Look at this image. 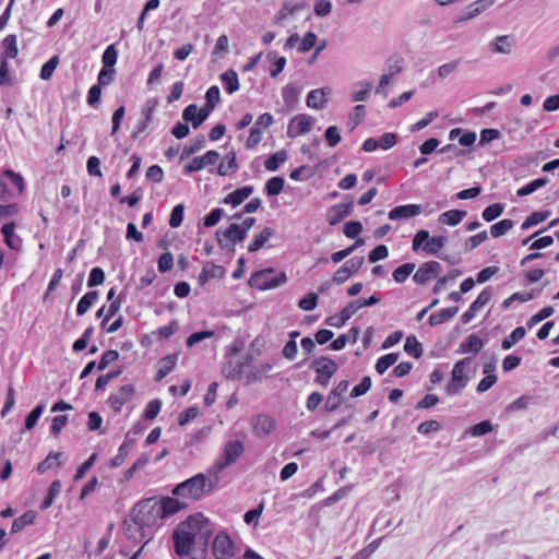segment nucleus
<instances>
[{"label": "nucleus", "instance_id": "f257e3e1", "mask_svg": "<svg viewBox=\"0 0 559 559\" xmlns=\"http://www.w3.org/2000/svg\"><path fill=\"white\" fill-rule=\"evenodd\" d=\"M211 531L207 521L198 516H190L180 523L173 534L174 549L179 557L190 555L193 547L200 544L205 548L209 544Z\"/></svg>", "mask_w": 559, "mask_h": 559}, {"label": "nucleus", "instance_id": "f03ea898", "mask_svg": "<svg viewBox=\"0 0 559 559\" xmlns=\"http://www.w3.org/2000/svg\"><path fill=\"white\" fill-rule=\"evenodd\" d=\"M219 477L217 475L214 478L207 477L203 473H199L185 481L176 485L171 493L176 497H181L183 501L187 500H200L203 496L212 492L217 486Z\"/></svg>", "mask_w": 559, "mask_h": 559}, {"label": "nucleus", "instance_id": "7ed1b4c3", "mask_svg": "<svg viewBox=\"0 0 559 559\" xmlns=\"http://www.w3.org/2000/svg\"><path fill=\"white\" fill-rule=\"evenodd\" d=\"M130 514L134 518V521H138L139 525H144L148 531L159 525L163 520L155 498L139 501L134 504Z\"/></svg>", "mask_w": 559, "mask_h": 559}, {"label": "nucleus", "instance_id": "20e7f679", "mask_svg": "<svg viewBox=\"0 0 559 559\" xmlns=\"http://www.w3.org/2000/svg\"><path fill=\"white\" fill-rule=\"evenodd\" d=\"M471 361L472 359L469 357H466L455 362L451 371V381L447 384L444 389L448 395H459L467 386L469 378L465 373V370L467 366L471 364Z\"/></svg>", "mask_w": 559, "mask_h": 559}, {"label": "nucleus", "instance_id": "39448f33", "mask_svg": "<svg viewBox=\"0 0 559 559\" xmlns=\"http://www.w3.org/2000/svg\"><path fill=\"white\" fill-rule=\"evenodd\" d=\"M287 280L284 272L275 273L271 269L255 272L250 278V285L260 290L278 287Z\"/></svg>", "mask_w": 559, "mask_h": 559}, {"label": "nucleus", "instance_id": "423d86ee", "mask_svg": "<svg viewBox=\"0 0 559 559\" xmlns=\"http://www.w3.org/2000/svg\"><path fill=\"white\" fill-rule=\"evenodd\" d=\"M310 368L317 373L316 383L321 386H326L330 379L336 373L338 367L337 364L329 357H319L314 359Z\"/></svg>", "mask_w": 559, "mask_h": 559}, {"label": "nucleus", "instance_id": "0eeeda50", "mask_svg": "<svg viewBox=\"0 0 559 559\" xmlns=\"http://www.w3.org/2000/svg\"><path fill=\"white\" fill-rule=\"evenodd\" d=\"M245 447L241 441H229L225 444L223 451V461H217L211 467L214 474L222 472L227 466L234 464L243 453Z\"/></svg>", "mask_w": 559, "mask_h": 559}, {"label": "nucleus", "instance_id": "6e6552de", "mask_svg": "<svg viewBox=\"0 0 559 559\" xmlns=\"http://www.w3.org/2000/svg\"><path fill=\"white\" fill-rule=\"evenodd\" d=\"M213 554L217 559H230L236 555V547L230 536L219 532L213 540Z\"/></svg>", "mask_w": 559, "mask_h": 559}, {"label": "nucleus", "instance_id": "1a4fd4ad", "mask_svg": "<svg viewBox=\"0 0 559 559\" xmlns=\"http://www.w3.org/2000/svg\"><path fill=\"white\" fill-rule=\"evenodd\" d=\"M314 122L316 119L306 114H300L293 117L288 122L287 136L294 139L309 132L312 129Z\"/></svg>", "mask_w": 559, "mask_h": 559}, {"label": "nucleus", "instance_id": "9d476101", "mask_svg": "<svg viewBox=\"0 0 559 559\" xmlns=\"http://www.w3.org/2000/svg\"><path fill=\"white\" fill-rule=\"evenodd\" d=\"M123 531L126 537L136 544L142 543L144 539H150L148 530L144 525H139L131 514L123 522Z\"/></svg>", "mask_w": 559, "mask_h": 559}, {"label": "nucleus", "instance_id": "9b49d317", "mask_svg": "<svg viewBox=\"0 0 559 559\" xmlns=\"http://www.w3.org/2000/svg\"><path fill=\"white\" fill-rule=\"evenodd\" d=\"M157 506L163 520L188 508L187 501H183L181 497L176 496L162 498L159 501H157Z\"/></svg>", "mask_w": 559, "mask_h": 559}, {"label": "nucleus", "instance_id": "f8f14e48", "mask_svg": "<svg viewBox=\"0 0 559 559\" xmlns=\"http://www.w3.org/2000/svg\"><path fill=\"white\" fill-rule=\"evenodd\" d=\"M441 271V264L437 261H429L419 266L415 272L413 280L419 285H425L433 277H436Z\"/></svg>", "mask_w": 559, "mask_h": 559}, {"label": "nucleus", "instance_id": "ddd939ff", "mask_svg": "<svg viewBox=\"0 0 559 559\" xmlns=\"http://www.w3.org/2000/svg\"><path fill=\"white\" fill-rule=\"evenodd\" d=\"M134 392L135 388L133 384H124L120 386L116 394H112L108 397V404L115 411V413H120L122 406L131 401Z\"/></svg>", "mask_w": 559, "mask_h": 559}, {"label": "nucleus", "instance_id": "4468645a", "mask_svg": "<svg viewBox=\"0 0 559 559\" xmlns=\"http://www.w3.org/2000/svg\"><path fill=\"white\" fill-rule=\"evenodd\" d=\"M348 386L349 382L347 380H342L333 390H331L324 404V409L326 412H334L342 405L343 394L348 390Z\"/></svg>", "mask_w": 559, "mask_h": 559}, {"label": "nucleus", "instance_id": "2eb2a0df", "mask_svg": "<svg viewBox=\"0 0 559 559\" xmlns=\"http://www.w3.org/2000/svg\"><path fill=\"white\" fill-rule=\"evenodd\" d=\"M488 47L493 55H511L515 48V39L510 35H500L495 37Z\"/></svg>", "mask_w": 559, "mask_h": 559}, {"label": "nucleus", "instance_id": "dca6fc26", "mask_svg": "<svg viewBox=\"0 0 559 559\" xmlns=\"http://www.w3.org/2000/svg\"><path fill=\"white\" fill-rule=\"evenodd\" d=\"M254 433L262 438L269 436L275 428V420L266 414H259L251 419Z\"/></svg>", "mask_w": 559, "mask_h": 559}, {"label": "nucleus", "instance_id": "f3484780", "mask_svg": "<svg viewBox=\"0 0 559 559\" xmlns=\"http://www.w3.org/2000/svg\"><path fill=\"white\" fill-rule=\"evenodd\" d=\"M217 241L222 248H225V245L223 243V238L227 239L231 243H237L242 241L247 235L241 230V228L238 226V224H231L226 230L218 229L216 231Z\"/></svg>", "mask_w": 559, "mask_h": 559}, {"label": "nucleus", "instance_id": "a211bd4d", "mask_svg": "<svg viewBox=\"0 0 559 559\" xmlns=\"http://www.w3.org/2000/svg\"><path fill=\"white\" fill-rule=\"evenodd\" d=\"M353 203H338L331 206L326 213V221L330 225L338 224L343 218L352 212Z\"/></svg>", "mask_w": 559, "mask_h": 559}, {"label": "nucleus", "instance_id": "6ab92c4d", "mask_svg": "<svg viewBox=\"0 0 559 559\" xmlns=\"http://www.w3.org/2000/svg\"><path fill=\"white\" fill-rule=\"evenodd\" d=\"M421 213V206L417 204H406L395 206L389 212V218L392 221L395 219H406L414 216H417Z\"/></svg>", "mask_w": 559, "mask_h": 559}, {"label": "nucleus", "instance_id": "aec40b11", "mask_svg": "<svg viewBox=\"0 0 559 559\" xmlns=\"http://www.w3.org/2000/svg\"><path fill=\"white\" fill-rule=\"evenodd\" d=\"M177 364V355H168L160 358L157 361V372L155 376V381H162L166 376H168L176 367Z\"/></svg>", "mask_w": 559, "mask_h": 559}, {"label": "nucleus", "instance_id": "412c9836", "mask_svg": "<svg viewBox=\"0 0 559 559\" xmlns=\"http://www.w3.org/2000/svg\"><path fill=\"white\" fill-rule=\"evenodd\" d=\"M483 347H484L483 340L476 334H471L469 336L466 337V340H464L460 344L459 349L456 352L459 354H468V353L478 354Z\"/></svg>", "mask_w": 559, "mask_h": 559}, {"label": "nucleus", "instance_id": "4be33fe9", "mask_svg": "<svg viewBox=\"0 0 559 559\" xmlns=\"http://www.w3.org/2000/svg\"><path fill=\"white\" fill-rule=\"evenodd\" d=\"M253 192L252 186H245L234 190L229 193L225 199L224 203L231 204L233 206H237L241 204L247 198H249Z\"/></svg>", "mask_w": 559, "mask_h": 559}, {"label": "nucleus", "instance_id": "5701e85b", "mask_svg": "<svg viewBox=\"0 0 559 559\" xmlns=\"http://www.w3.org/2000/svg\"><path fill=\"white\" fill-rule=\"evenodd\" d=\"M299 88L294 84H288L283 87L282 96L288 111L295 109V106L299 99Z\"/></svg>", "mask_w": 559, "mask_h": 559}, {"label": "nucleus", "instance_id": "b1692460", "mask_svg": "<svg viewBox=\"0 0 559 559\" xmlns=\"http://www.w3.org/2000/svg\"><path fill=\"white\" fill-rule=\"evenodd\" d=\"M2 52L0 55V61H8L9 58H15L19 53L17 44H16V36L15 35H8L2 40Z\"/></svg>", "mask_w": 559, "mask_h": 559}, {"label": "nucleus", "instance_id": "393cba45", "mask_svg": "<svg viewBox=\"0 0 559 559\" xmlns=\"http://www.w3.org/2000/svg\"><path fill=\"white\" fill-rule=\"evenodd\" d=\"M467 212L463 210H450L440 214L438 221L440 224L456 226L462 222Z\"/></svg>", "mask_w": 559, "mask_h": 559}, {"label": "nucleus", "instance_id": "a878e982", "mask_svg": "<svg viewBox=\"0 0 559 559\" xmlns=\"http://www.w3.org/2000/svg\"><path fill=\"white\" fill-rule=\"evenodd\" d=\"M36 519V512L33 510L26 511L21 516L16 518L11 526V534L23 531L26 526L34 524Z\"/></svg>", "mask_w": 559, "mask_h": 559}, {"label": "nucleus", "instance_id": "bb28decb", "mask_svg": "<svg viewBox=\"0 0 559 559\" xmlns=\"http://www.w3.org/2000/svg\"><path fill=\"white\" fill-rule=\"evenodd\" d=\"M492 4L493 0H477L466 8L465 14L464 16L461 17V20L473 19L480 14L481 12H484L485 10H487Z\"/></svg>", "mask_w": 559, "mask_h": 559}, {"label": "nucleus", "instance_id": "cd10ccee", "mask_svg": "<svg viewBox=\"0 0 559 559\" xmlns=\"http://www.w3.org/2000/svg\"><path fill=\"white\" fill-rule=\"evenodd\" d=\"M224 160L226 162V164L224 162H222L217 168V174L219 176L231 175L238 170V164L236 162V153L235 152L228 153L224 157Z\"/></svg>", "mask_w": 559, "mask_h": 559}, {"label": "nucleus", "instance_id": "c85d7f7f", "mask_svg": "<svg viewBox=\"0 0 559 559\" xmlns=\"http://www.w3.org/2000/svg\"><path fill=\"white\" fill-rule=\"evenodd\" d=\"M223 275H224V269L222 266H218V265H215L212 263H207L206 265H204L201 274L199 275V282L201 284H204L210 278H219V277H223Z\"/></svg>", "mask_w": 559, "mask_h": 559}, {"label": "nucleus", "instance_id": "c756f323", "mask_svg": "<svg viewBox=\"0 0 559 559\" xmlns=\"http://www.w3.org/2000/svg\"><path fill=\"white\" fill-rule=\"evenodd\" d=\"M288 154L285 150H281L272 154L265 162L264 166L269 171H276L278 167L287 162Z\"/></svg>", "mask_w": 559, "mask_h": 559}, {"label": "nucleus", "instance_id": "7c9ffc66", "mask_svg": "<svg viewBox=\"0 0 559 559\" xmlns=\"http://www.w3.org/2000/svg\"><path fill=\"white\" fill-rule=\"evenodd\" d=\"M14 228H15L14 223H8L2 226L1 233L4 236V241H5L7 246L10 247L11 249L16 250L20 248L22 241L19 237L14 236Z\"/></svg>", "mask_w": 559, "mask_h": 559}, {"label": "nucleus", "instance_id": "2f4dec72", "mask_svg": "<svg viewBox=\"0 0 559 559\" xmlns=\"http://www.w3.org/2000/svg\"><path fill=\"white\" fill-rule=\"evenodd\" d=\"M307 8L306 2L295 3L293 1H285L282 5V9L277 12L275 20L276 22H281L286 19L287 15L294 14L295 12Z\"/></svg>", "mask_w": 559, "mask_h": 559}, {"label": "nucleus", "instance_id": "473e14b6", "mask_svg": "<svg viewBox=\"0 0 559 559\" xmlns=\"http://www.w3.org/2000/svg\"><path fill=\"white\" fill-rule=\"evenodd\" d=\"M323 90H313L307 96V106L321 109L325 106L328 99Z\"/></svg>", "mask_w": 559, "mask_h": 559}, {"label": "nucleus", "instance_id": "72a5a7b5", "mask_svg": "<svg viewBox=\"0 0 559 559\" xmlns=\"http://www.w3.org/2000/svg\"><path fill=\"white\" fill-rule=\"evenodd\" d=\"M491 289L485 288L478 297L473 301V304L469 307V310L465 312L464 314H474L483 309L485 305L489 302L491 299Z\"/></svg>", "mask_w": 559, "mask_h": 559}, {"label": "nucleus", "instance_id": "f704fd0d", "mask_svg": "<svg viewBox=\"0 0 559 559\" xmlns=\"http://www.w3.org/2000/svg\"><path fill=\"white\" fill-rule=\"evenodd\" d=\"M272 235L273 230L270 227L263 228L254 236L252 242L248 246V251L255 252L260 250Z\"/></svg>", "mask_w": 559, "mask_h": 559}, {"label": "nucleus", "instance_id": "c9c22d12", "mask_svg": "<svg viewBox=\"0 0 559 559\" xmlns=\"http://www.w3.org/2000/svg\"><path fill=\"white\" fill-rule=\"evenodd\" d=\"M400 355L397 353H390L380 357L374 366L376 371L379 374H383L391 366L397 361Z\"/></svg>", "mask_w": 559, "mask_h": 559}, {"label": "nucleus", "instance_id": "e433bc0d", "mask_svg": "<svg viewBox=\"0 0 559 559\" xmlns=\"http://www.w3.org/2000/svg\"><path fill=\"white\" fill-rule=\"evenodd\" d=\"M493 431V425L490 420H483L465 430V435L472 437H481Z\"/></svg>", "mask_w": 559, "mask_h": 559}, {"label": "nucleus", "instance_id": "4c0bfd02", "mask_svg": "<svg viewBox=\"0 0 559 559\" xmlns=\"http://www.w3.org/2000/svg\"><path fill=\"white\" fill-rule=\"evenodd\" d=\"M221 80L225 83L227 93L233 94L239 88L238 75L234 70H227L221 75Z\"/></svg>", "mask_w": 559, "mask_h": 559}, {"label": "nucleus", "instance_id": "58836bf2", "mask_svg": "<svg viewBox=\"0 0 559 559\" xmlns=\"http://www.w3.org/2000/svg\"><path fill=\"white\" fill-rule=\"evenodd\" d=\"M525 329L523 326L515 328L511 334L506 336L502 340L501 347L503 349H510L513 345H515L519 341H521L525 336Z\"/></svg>", "mask_w": 559, "mask_h": 559}, {"label": "nucleus", "instance_id": "ea45409f", "mask_svg": "<svg viewBox=\"0 0 559 559\" xmlns=\"http://www.w3.org/2000/svg\"><path fill=\"white\" fill-rule=\"evenodd\" d=\"M379 301V299L376 296H371L368 299H357L355 302H352L349 306L345 307L340 314H353L355 311H357L360 307L366 306H373Z\"/></svg>", "mask_w": 559, "mask_h": 559}, {"label": "nucleus", "instance_id": "a19ab883", "mask_svg": "<svg viewBox=\"0 0 559 559\" xmlns=\"http://www.w3.org/2000/svg\"><path fill=\"white\" fill-rule=\"evenodd\" d=\"M445 239L447 238L444 236L429 237L423 246V249L429 254H436L441 248H443Z\"/></svg>", "mask_w": 559, "mask_h": 559}, {"label": "nucleus", "instance_id": "79ce46f5", "mask_svg": "<svg viewBox=\"0 0 559 559\" xmlns=\"http://www.w3.org/2000/svg\"><path fill=\"white\" fill-rule=\"evenodd\" d=\"M404 350L414 358H419L423 355V346L413 335L406 337Z\"/></svg>", "mask_w": 559, "mask_h": 559}, {"label": "nucleus", "instance_id": "37998d69", "mask_svg": "<svg viewBox=\"0 0 559 559\" xmlns=\"http://www.w3.org/2000/svg\"><path fill=\"white\" fill-rule=\"evenodd\" d=\"M285 185V180L282 177H272L265 183V192L270 197L278 195Z\"/></svg>", "mask_w": 559, "mask_h": 559}, {"label": "nucleus", "instance_id": "c03bdc74", "mask_svg": "<svg viewBox=\"0 0 559 559\" xmlns=\"http://www.w3.org/2000/svg\"><path fill=\"white\" fill-rule=\"evenodd\" d=\"M513 225L514 224L512 219L504 218L490 227V234L492 237L499 238L512 229Z\"/></svg>", "mask_w": 559, "mask_h": 559}, {"label": "nucleus", "instance_id": "a18cd8bd", "mask_svg": "<svg viewBox=\"0 0 559 559\" xmlns=\"http://www.w3.org/2000/svg\"><path fill=\"white\" fill-rule=\"evenodd\" d=\"M415 270V263H404L393 271V278L397 283H404Z\"/></svg>", "mask_w": 559, "mask_h": 559}, {"label": "nucleus", "instance_id": "49530a36", "mask_svg": "<svg viewBox=\"0 0 559 559\" xmlns=\"http://www.w3.org/2000/svg\"><path fill=\"white\" fill-rule=\"evenodd\" d=\"M549 214H550L549 211L534 212L525 218V221L522 223L521 228L528 229V228L544 222L549 216Z\"/></svg>", "mask_w": 559, "mask_h": 559}, {"label": "nucleus", "instance_id": "de8ad7c7", "mask_svg": "<svg viewBox=\"0 0 559 559\" xmlns=\"http://www.w3.org/2000/svg\"><path fill=\"white\" fill-rule=\"evenodd\" d=\"M267 59L274 60V64L270 70V75L272 78H276L285 68L286 58L285 57H276L275 51H269L266 55Z\"/></svg>", "mask_w": 559, "mask_h": 559}, {"label": "nucleus", "instance_id": "09e8293b", "mask_svg": "<svg viewBox=\"0 0 559 559\" xmlns=\"http://www.w3.org/2000/svg\"><path fill=\"white\" fill-rule=\"evenodd\" d=\"M96 292L86 293L78 304L76 314H84L97 299Z\"/></svg>", "mask_w": 559, "mask_h": 559}, {"label": "nucleus", "instance_id": "8fccbe9b", "mask_svg": "<svg viewBox=\"0 0 559 559\" xmlns=\"http://www.w3.org/2000/svg\"><path fill=\"white\" fill-rule=\"evenodd\" d=\"M59 489H60V481L59 480H55V481H52L50 484V486L48 488V492H47L45 499L40 503V509L41 510H47L48 508L51 507V504L53 503V500H55L57 493L59 492Z\"/></svg>", "mask_w": 559, "mask_h": 559}, {"label": "nucleus", "instance_id": "3c124183", "mask_svg": "<svg viewBox=\"0 0 559 559\" xmlns=\"http://www.w3.org/2000/svg\"><path fill=\"white\" fill-rule=\"evenodd\" d=\"M205 144V138L204 135L197 136L193 142L189 146H185L181 153V158H188L192 154L200 151Z\"/></svg>", "mask_w": 559, "mask_h": 559}, {"label": "nucleus", "instance_id": "603ef678", "mask_svg": "<svg viewBox=\"0 0 559 559\" xmlns=\"http://www.w3.org/2000/svg\"><path fill=\"white\" fill-rule=\"evenodd\" d=\"M503 210H504L503 204L493 203V204L487 206L483 211L481 216L486 222H491V221L496 219L497 217H499L503 213Z\"/></svg>", "mask_w": 559, "mask_h": 559}, {"label": "nucleus", "instance_id": "864d4df0", "mask_svg": "<svg viewBox=\"0 0 559 559\" xmlns=\"http://www.w3.org/2000/svg\"><path fill=\"white\" fill-rule=\"evenodd\" d=\"M362 243H364V239L358 238L354 245L347 247L346 249L334 252L331 255L332 261L334 263H338V262L343 261L345 258H347L349 254H352L357 247L361 246Z\"/></svg>", "mask_w": 559, "mask_h": 559}, {"label": "nucleus", "instance_id": "5fc2aeb1", "mask_svg": "<svg viewBox=\"0 0 559 559\" xmlns=\"http://www.w3.org/2000/svg\"><path fill=\"white\" fill-rule=\"evenodd\" d=\"M357 85L360 87V90L355 91L352 94V102H364L369 97V94H370V91L372 87V83L371 82H359Z\"/></svg>", "mask_w": 559, "mask_h": 559}, {"label": "nucleus", "instance_id": "6e6d98bb", "mask_svg": "<svg viewBox=\"0 0 559 559\" xmlns=\"http://www.w3.org/2000/svg\"><path fill=\"white\" fill-rule=\"evenodd\" d=\"M117 56H118V52H117V49L115 47V45H109L104 53H103V57H102V62L104 64V68H111L116 64L117 62Z\"/></svg>", "mask_w": 559, "mask_h": 559}, {"label": "nucleus", "instance_id": "4d7b16f0", "mask_svg": "<svg viewBox=\"0 0 559 559\" xmlns=\"http://www.w3.org/2000/svg\"><path fill=\"white\" fill-rule=\"evenodd\" d=\"M546 183H547L546 178L535 179L532 182H530L528 185H526L525 187H522L521 189H519L518 195L519 197L528 195V194L533 193L534 191H536L537 189L544 187Z\"/></svg>", "mask_w": 559, "mask_h": 559}, {"label": "nucleus", "instance_id": "13d9d810", "mask_svg": "<svg viewBox=\"0 0 559 559\" xmlns=\"http://www.w3.org/2000/svg\"><path fill=\"white\" fill-rule=\"evenodd\" d=\"M162 408V401L154 399L150 401L144 409L143 417L147 420L154 419Z\"/></svg>", "mask_w": 559, "mask_h": 559}, {"label": "nucleus", "instance_id": "bf43d9fd", "mask_svg": "<svg viewBox=\"0 0 559 559\" xmlns=\"http://www.w3.org/2000/svg\"><path fill=\"white\" fill-rule=\"evenodd\" d=\"M488 239V234L486 230L474 235L465 240L464 248L466 251H472L477 248L480 243Z\"/></svg>", "mask_w": 559, "mask_h": 559}, {"label": "nucleus", "instance_id": "052dcab7", "mask_svg": "<svg viewBox=\"0 0 559 559\" xmlns=\"http://www.w3.org/2000/svg\"><path fill=\"white\" fill-rule=\"evenodd\" d=\"M59 63V57L58 56H53L51 57L43 67H41V70H40V78L43 80H49L52 74H53V71L56 70L57 66Z\"/></svg>", "mask_w": 559, "mask_h": 559}, {"label": "nucleus", "instance_id": "680f3d73", "mask_svg": "<svg viewBox=\"0 0 559 559\" xmlns=\"http://www.w3.org/2000/svg\"><path fill=\"white\" fill-rule=\"evenodd\" d=\"M317 41V35L313 32H308L305 34L302 39L299 41L298 51L305 53L311 50Z\"/></svg>", "mask_w": 559, "mask_h": 559}, {"label": "nucleus", "instance_id": "e2e57ef3", "mask_svg": "<svg viewBox=\"0 0 559 559\" xmlns=\"http://www.w3.org/2000/svg\"><path fill=\"white\" fill-rule=\"evenodd\" d=\"M371 378L366 376L361 379L360 383L355 385L350 392L352 397H358L366 394L371 388Z\"/></svg>", "mask_w": 559, "mask_h": 559}, {"label": "nucleus", "instance_id": "0e129e2a", "mask_svg": "<svg viewBox=\"0 0 559 559\" xmlns=\"http://www.w3.org/2000/svg\"><path fill=\"white\" fill-rule=\"evenodd\" d=\"M119 359V353L115 349L106 350L97 365L98 370H105L109 364Z\"/></svg>", "mask_w": 559, "mask_h": 559}, {"label": "nucleus", "instance_id": "69168bd1", "mask_svg": "<svg viewBox=\"0 0 559 559\" xmlns=\"http://www.w3.org/2000/svg\"><path fill=\"white\" fill-rule=\"evenodd\" d=\"M199 415V408L197 406H191L182 411L178 415V424L180 426L187 425L190 420L197 418Z\"/></svg>", "mask_w": 559, "mask_h": 559}, {"label": "nucleus", "instance_id": "338daca9", "mask_svg": "<svg viewBox=\"0 0 559 559\" xmlns=\"http://www.w3.org/2000/svg\"><path fill=\"white\" fill-rule=\"evenodd\" d=\"M264 509V503L261 502L257 508H253L247 511L243 515V520L247 524H253L254 526L258 524V519L260 518L262 511Z\"/></svg>", "mask_w": 559, "mask_h": 559}, {"label": "nucleus", "instance_id": "774afa93", "mask_svg": "<svg viewBox=\"0 0 559 559\" xmlns=\"http://www.w3.org/2000/svg\"><path fill=\"white\" fill-rule=\"evenodd\" d=\"M388 254V247L385 245H379L369 252L368 259L371 263H376L382 259H385Z\"/></svg>", "mask_w": 559, "mask_h": 559}]
</instances>
